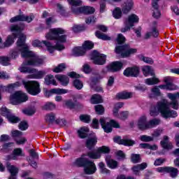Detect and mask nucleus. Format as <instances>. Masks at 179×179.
<instances>
[{"label": "nucleus", "instance_id": "obj_1", "mask_svg": "<svg viewBox=\"0 0 179 179\" xmlns=\"http://www.w3.org/2000/svg\"><path fill=\"white\" fill-rule=\"evenodd\" d=\"M65 33H66V30L62 28H52L49 30V32L45 34V37L46 40H54L55 43V45H52V43L48 41H41L37 39L32 41V45L38 48H43L45 45L50 54H52L55 50L62 51V50H65L64 43H66V35L59 36V34H65Z\"/></svg>", "mask_w": 179, "mask_h": 179}, {"label": "nucleus", "instance_id": "obj_2", "mask_svg": "<svg viewBox=\"0 0 179 179\" xmlns=\"http://www.w3.org/2000/svg\"><path fill=\"white\" fill-rule=\"evenodd\" d=\"M10 31L13 33L11 36H8L6 42L4 43V47H10L13 43H15V39L18 36V40L17 41V48L10 51V59H16L19 57V52H21L22 56V50H23V45L19 46V41H23V36H24V44H26V35L22 33L23 30V27H19L16 24H11L9 27Z\"/></svg>", "mask_w": 179, "mask_h": 179}, {"label": "nucleus", "instance_id": "obj_3", "mask_svg": "<svg viewBox=\"0 0 179 179\" xmlns=\"http://www.w3.org/2000/svg\"><path fill=\"white\" fill-rule=\"evenodd\" d=\"M23 41H21L20 39L18 41V47L23 46L22 50V58H29L27 61L28 65H31L32 66H41L45 62V59L44 57L37 55L33 51L29 49V45L24 43V36H23Z\"/></svg>", "mask_w": 179, "mask_h": 179}, {"label": "nucleus", "instance_id": "obj_4", "mask_svg": "<svg viewBox=\"0 0 179 179\" xmlns=\"http://www.w3.org/2000/svg\"><path fill=\"white\" fill-rule=\"evenodd\" d=\"M67 2L69 5H71V10L72 12L75 13V15H80V13H84L85 15H92L94 13L96 10L92 6H84L82 7L80 6L83 1L82 0H67Z\"/></svg>", "mask_w": 179, "mask_h": 179}, {"label": "nucleus", "instance_id": "obj_5", "mask_svg": "<svg viewBox=\"0 0 179 179\" xmlns=\"http://www.w3.org/2000/svg\"><path fill=\"white\" fill-rule=\"evenodd\" d=\"M101 127L104 132L109 134L113 131V128H120V123L114 120H110L109 117H101L99 120Z\"/></svg>", "mask_w": 179, "mask_h": 179}, {"label": "nucleus", "instance_id": "obj_6", "mask_svg": "<svg viewBox=\"0 0 179 179\" xmlns=\"http://www.w3.org/2000/svg\"><path fill=\"white\" fill-rule=\"evenodd\" d=\"M138 50L136 48H132L129 45H124L122 46L117 45L115 49V52L120 55L122 58H128L134 54H136Z\"/></svg>", "mask_w": 179, "mask_h": 179}, {"label": "nucleus", "instance_id": "obj_7", "mask_svg": "<svg viewBox=\"0 0 179 179\" xmlns=\"http://www.w3.org/2000/svg\"><path fill=\"white\" fill-rule=\"evenodd\" d=\"M22 85L29 94L31 96H37L41 92L40 83L37 81H26L22 80Z\"/></svg>", "mask_w": 179, "mask_h": 179}, {"label": "nucleus", "instance_id": "obj_8", "mask_svg": "<svg viewBox=\"0 0 179 179\" xmlns=\"http://www.w3.org/2000/svg\"><path fill=\"white\" fill-rule=\"evenodd\" d=\"M9 100L11 104L17 106L21 103H26L29 100V96L22 91H17L10 96Z\"/></svg>", "mask_w": 179, "mask_h": 179}, {"label": "nucleus", "instance_id": "obj_9", "mask_svg": "<svg viewBox=\"0 0 179 179\" xmlns=\"http://www.w3.org/2000/svg\"><path fill=\"white\" fill-rule=\"evenodd\" d=\"M135 23H139V17L136 14L129 15L124 22V27L121 29L122 33L129 31Z\"/></svg>", "mask_w": 179, "mask_h": 179}, {"label": "nucleus", "instance_id": "obj_10", "mask_svg": "<svg viewBox=\"0 0 179 179\" xmlns=\"http://www.w3.org/2000/svg\"><path fill=\"white\" fill-rule=\"evenodd\" d=\"M90 59L95 65H104L107 59V56L96 50H94L90 55Z\"/></svg>", "mask_w": 179, "mask_h": 179}, {"label": "nucleus", "instance_id": "obj_11", "mask_svg": "<svg viewBox=\"0 0 179 179\" xmlns=\"http://www.w3.org/2000/svg\"><path fill=\"white\" fill-rule=\"evenodd\" d=\"M0 114L3 115V117H6L11 124H17V122H20V118L13 114H11L10 111H9V110L5 106H3L0 109Z\"/></svg>", "mask_w": 179, "mask_h": 179}, {"label": "nucleus", "instance_id": "obj_12", "mask_svg": "<svg viewBox=\"0 0 179 179\" xmlns=\"http://www.w3.org/2000/svg\"><path fill=\"white\" fill-rule=\"evenodd\" d=\"M123 65L121 62H112L103 69L102 72L103 73H107V72H118V71H121Z\"/></svg>", "mask_w": 179, "mask_h": 179}, {"label": "nucleus", "instance_id": "obj_13", "mask_svg": "<svg viewBox=\"0 0 179 179\" xmlns=\"http://www.w3.org/2000/svg\"><path fill=\"white\" fill-rule=\"evenodd\" d=\"M33 19H34V15L33 14L30 15H20L12 17L10 22V23H17V22H27V23H30V22L33 21Z\"/></svg>", "mask_w": 179, "mask_h": 179}, {"label": "nucleus", "instance_id": "obj_14", "mask_svg": "<svg viewBox=\"0 0 179 179\" xmlns=\"http://www.w3.org/2000/svg\"><path fill=\"white\" fill-rule=\"evenodd\" d=\"M96 171H97L96 164L90 160L87 161L84 165V173L88 176H92L94 174Z\"/></svg>", "mask_w": 179, "mask_h": 179}, {"label": "nucleus", "instance_id": "obj_15", "mask_svg": "<svg viewBox=\"0 0 179 179\" xmlns=\"http://www.w3.org/2000/svg\"><path fill=\"white\" fill-rule=\"evenodd\" d=\"M134 5L135 3L134 2V0H125L122 4L123 15H128V13L134 9Z\"/></svg>", "mask_w": 179, "mask_h": 179}, {"label": "nucleus", "instance_id": "obj_16", "mask_svg": "<svg viewBox=\"0 0 179 179\" xmlns=\"http://www.w3.org/2000/svg\"><path fill=\"white\" fill-rule=\"evenodd\" d=\"M123 75L127 77H129V76L136 77L139 75V68L136 66L129 67L124 71Z\"/></svg>", "mask_w": 179, "mask_h": 179}, {"label": "nucleus", "instance_id": "obj_17", "mask_svg": "<svg viewBox=\"0 0 179 179\" xmlns=\"http://www.w3.org/2000/svg\"><path fill=\"white\" fill-rule=\"evenodd\" d=\"M24 156L22 148H15L13 150L11 155L6 157V160H17V157Z\"/></svg>", "mask_w": 179, "mask_h": 179}, {"label": "nucleus", "instance_id": "obj_18", "mask_svg": "<svg viewBox=\"0 0 179 179\" xmlns=\"http://www.w3.org/2000/svg\"><path fill=\"white\" fill-rule=\"evenodd\" d=\"M13 148H15V143L12 142L0 144V152L10 153L13 150Z\"/></svg>", "mask_w": 179, "mask_h": 179}, {"label": "nucleus", "instance_id": "obj_19", "mask_svg": "<svg viewBox=\"0 0 179 179\" xmlns=\"http://www.w3.org/2000/svg\"><path fill=\"white\" fill-rule=\"evenodd\" d=\"M114 142L119 145H124V146H132L135 145V141L129 139H121V137L117 136L113 138Z\"/></svg>", "mask_w": 179, "mask_h": 179}, {"label": "nucleus", "instance_id": "obj_20", "mask_svg": "<svg viewBox=\"0 0 179 179\" xmlns=\"http://www.w3.org/2000/svg\"><path fill=\"white\" fill-rule=\"evenodd\" d=\"M162 96H163V94H162L158 86L153 87L151 88L150 92H148L149 99H156V97H162Z\"/></svg>", "mask_w": 179, "mask_h": 179}, {"label": "nucleus", "instance_id": "obj_21", "mask_svg": "<svg viewBox=\"0 0 179 179\" xmlns=\"http://www.w3.org/2000/svg\"><path fill=\"white\" fill-rule=\"evenodd\" d=\"M87 161L88 159L86 158V154H83L80 157L76 159L73 162V164L77 167H85V164H86V162Z\"/></svg>", "mask_w": 179, "mask_h": 179}, {"label": "nucleus", "instance_id": "obj_22", "mask_svg": "<svg viewBox=\"0 0 179 179\" xmlns=\"http://www.w3.org/2000/svg\"><path fill=\"white\" fill-rule=\"evenodd\" d=\"M27 62H24L19 67L18 71L22 72V73H34L36 72V69H33L31 67L27 66Z\"/></svg>", "mask_w": 179, "mask_h": 179}, {"label": "nucleus", "instance_id": "obj_23", "mask_svg": "<svg viewBox=\"0 0 179 179\" xmlns=\"http://www.w3.org/2000/svg\"><path fill=\"white\" fill-rule=\"evenodd\" d=\"M34 74L27 76V79H43L44 76L47 74L45 70L35 71L33 73Z\"/></svg>", "mask_w": 179, "mask_h": 179}, {"label": "nucleus", "instance_id": "obj_24", "mask_svg": "<svg viewBox=\"0 0 179 179\" xmlns=\"http://www.w3.org/2000/svg\"><path fill=\"white\" fill-rule=\"evenodd\" d=\"M146 167H148V164L146 162H143L141 164L135 165L131 168V170L135 176H139V173L143 170H145Z\"/></svg>", "mask_w": 179, "mask_h": 179}, {"label": "nucleus", "instance_id": "obj_25", "mask_svg": "<svg viewBox=\"0 0 179 179\" xmlns=\"http://www.w3.org/2000/svg\"><path fill=\"white\" fill-rule=\"evenodd\" d=\"M97 143V137H96V134H93L91 137H89L87 139L86 146L88 149H92V148H94Z\"/></svg>", "mask_w": 179, "mask_h": 179}, {"label": "nucleus", "instance_id": "obj_26", "mask_svg": "<svg viewBox=\"0 0 179 179\" xmlns=\"http://www.w3.org/2000/svg\"><path fill=\"white\" fill-rule=\"evenodd\" d=\"M44 80V83L47 86H50V85H52V86H58V83H57V80H55V78H54L53 75H47L45 77Z\"/></svg>", "mask_w": 179, "mask_h": 179}, {"label": "nucleus", "instance_id": "obj_27", "mask_svg": "<svg viewBox=\"0 0 179 179\" xmlns=\"http://www.w3.org/2000/svg\"><path fill=\"white\" fill-rule=\"evenodd\" d=\"M160 145L163 149L170 150L173 149V144L169 141V136H164L163 141L160 142Z\"/></svg>", "mask_w": 179, "mask_h": 179}, {"label": "nucleus", "instance_id": "obj_28", "mask_svg": "<svg viewBox=\"0 0 179 179\" xmlns=\"http://www.w3.org/2000/svg\"><path fill=\"white\" fill-rule=\"evenodd\" d=\"M22 85L20 82H16L15 83L10 84L8 86H0V92H10L13 89L19 87Z\"/></svg>", "mask_w": 179, "mask_h": 179}, {"label": "nucleus", "instance_id": "obj_29", "mask_svg": "<svg viewBox=\"0 0 179 179\" xmlns=\"http://www.w3.org/2000/svg\"><path fill=\"white\" fill-rule=\"evenodd\" d=\"M146 121H148L146 116H142L138 119L137 121V126L139 129H148V122Z\"/></svg>", "mask_w": 179, "mask_h": 179}, {"label": "nucleus", "instance_id": "obj_30", "mask_svg": "<svg viewBox=\"0 0 179 179\" xmlns=\"http://www.w3.org/2000/svg\"><path fill=\"white\" fill-rule=\"evenodd\" d=\"M7 169L10 173L9 179H16V176H17V171L19 169L16 166L10 165V164H7Z\"/></svg>", "mask_w": 179, "mask_h": 179}, {"label": "nucleus", "instance_id": "obj_31", "mask_svg": "<svg viewBox=\"0 0 179 179\" xmlns=\"http://www.w3.org/2000/svg\"><path fill=\"white\" fill-rule=\"evenodd\" d=\"M55 78L59 80L62 86H68L69 83V78L66 76L58 74L55 76Z\"/></svg>", "mask_w": 179, "mask_h": 179}, {"label": "nucleus", "instance_id": "obj_32", "mask_svg": "<svg viewBox=\"0 0 179 179\" xmlns=\"http://www.w3.org/2000/svg\"><path fill=\"white\" fill-rule=\"evenodd\" d=\"M117 99H121L122 100H127V99H131L134 97V92H123L117 94Z\"/></svg>", "mask_w": 179, "mask_h": 179}, {"label": "nucleus", "instance_id": "obj_33", "mask_svg": "<svg viewBox=\"0 0 179 179\" xmlns=\"http://www.w3.org/2000/svg\"><path fill=\"white\" fill-rule=\"evenodd\" d=\"M159 36V31L156 27H153L150 31H147L145 34V38H150V37H157Z\"/></svg>", "mask_w": 179, "mask_h": 179}, {"label": "nucleus", "instance_id": "obj_34", "mask_svg": "<svg viewBox=\"0 0 179 179\" xmlns=\"http://www.w3.org/2000/svg\"><path fill=\"white\" fill-rule=\"evenodd\" d=\"M106 162L108 167H109V169H111L112 170H114L117 169V167H118V162L113 159H110V157H107L106 158Z\"/></svg>", "mask_w": 179, "mask_h": 179}, {"label": "nucleus", "instance_id": "obj_35", "mask_svg": "<svg viewBox=\"0 0 179 179\" xmlns=\"http://www.w3.org/2000/svg\"><path fill=\"white\" fill-rule=\"evenodd\" d=\"M164 82L167 85L168 90L170 92L173 90H177L178 89V87L171 83V78L170 77H166L164 78Z\"/></svg>", "mask_w": 179, "mask_h": 179}, {"label": "nucleus", "instance_id": "obj_36", "mask_svg": "<svg viewBox=\"0 0 179 179\" xmlns=\"http://www.w3.org/2000/svg\"><path fill=\"white\" fill-rule=\"evenodd\" d=\"M78 136L81 138V139H84V138L87 137V134H89V127H83L78 130Z\"/></svg>", "mask_w": 179, "mask_h": 179}, {"label": "nucleus", "instance_id": "obj_37", "mask_svg": "<svg viewBox=\"0 0 179 179\" xmlns=\"http://www.w3.org/2000/svg\"><path fill=\"white\" fill-rule=\"evenodd\" d=\"M143 74L144 76H155V72L153 71V69L150 67V66H144L142 68Z\"/></svg>", "mask_w": 179, "mask_h": 179}, {"label": "nucleus", "instance_id": "obj_38", "mask_svg": "<svg viewBox=\"0 0 179 179\" xmlns=\"http://www.w3.org/2000/svg\"><path fill=\"white\" fill-rule=\"evenodd\" d=\"M152 8H154L153 10V13L152 16L153 17H155V19H159L162 14L160 13V11L159 10V6H157V1H153L152 2Z\"/></svg>", "mask_w": 179, "mask_h": 179}, {"label": "nucleus", "instance_id": "obj_39", "mask_svg": "<svg viewBox=\"0 0 179 179\" xmlns=\"http://www.w3.org/2000/svg\"><path fill=\"white\" fill-rule=\"evenodd\" d=\"M85 53L83 48L81 47H76L72 50V54L75 57H80V55H83Z\"/></svg>", "mask_w": 179, "mask_h": 179}, {"label": "nucleus", "instance_id": "obj_40", "mask_svg": "<svg viewBox=\"0 0 179 179\" xmlns=\"http://www.w3.org/2000/svg\"><path fill=\"white\" fill-rule=\"evenodd\" d=\"M85 155L86 156H88L90 159H97L101 157V155L99 152L97 150L95 151H90Z\"/></svg>", "mask_w": 179, "mask_h": 179}, {"label": "nucleus", "instance_id": "obj_41", "mask_svg": "<svg viewBox=\"0 0 179 179\" xmlns=\"http://www.w3.org/2000/svg\"><path fill=\"white\" fill-rule=\"evenodd\" d=\"M57 120V115L54 113H50L45 115V121L49 124L54 122Z\"/></svg>", "mask_w": 179, "mask_h": 179}, {"label": "nucleus", "instance_id": "obj_42", "mask_svg": "<svg viewBox=\"0 0 179 179\" xmlns=\"http://www.w3.org/2000/svg\"><path fill=\"white\" fill-rule=\"evenodd\" d=\"M122 8L116 7L113 11V16L115 19H121L122 17Z\"/></svg>", "mask_w": 179, "mask_h": 179}, {"label": "nucleus", "instance_id": "obj_43", "mask_svg": "<svg viewBox=\"0 0 179 179\" xmlns=\"http://www.w3.org/2000/svg\"><path fill=\"white\" fill-rule=\"evenodd\" d=\"M145 83L148 86H153V85H157V83H159V78H156V76L150 78H147L145 80Z\"/></svg>", "mask_w": 179, "mask_h": 179}, {"label": "nucleus", "instance_id": "obj_44", "mask_svg": "<svg viewBox=\"0 0 179 179\" xmlns=\"http://www.w3.org/2000/svg\"><path fill=\"white\" fill-rule=\"evenodd\" d=\"M159 124H160V120L159 119H152L148 122V129L155 128V127H157Z\"/></svg>", "mask_w": 179, "mask_h": 179}, {"label": "nucleus", "instance_id": "obj_45", "mask_svg": "<svg viewBox=\"0 0 179 179\" xmlns=\"http://www.w3.org/2000/svg\"><path fill=\"white\" fill-rule=\"evenodd\" d=\"M82 47H83V49L84 50L85 52H86V51H87V50H92V48H93V47H94V44L93 43V42H92L90 41H86L83 44Z\"/></svg>", "mask_w": 179, "mask_h": 179}, {"label": "nucleus", "instance_id": "obj_46", "mask_svg": "<svg viewBox=\"0 0 179 179\" xmlns=\"http://www.w3.org/2000/svg\"><path fill=\"white\" fill-rule=\"evenodd\" d=\"M95 35H96V37H97V38H99L100 40H104V41L111 40V37L108 36V35L106 34H103L100 32V31H97L95 33Z\"/></svg>", "mask_w": 179, "mask_h": 179}, {"label": "nucleus", "instance_id": "obj_47", "mask_svg": "<svg viewBox=\"0 0 179 179\" xmlns=\"http://www.w3.org/2000/svg\"><path fill=\"white\" fill-rule=\"evenodd\" d=\"M91 103L92 104H99V103H103V99L100 95L94 94L91 98Z\"/></svg>", "mask_w": 179, "mask_h": 179}, {"label": "nucleus", "instance_id": "obj_48", "mask_svg": "<svg viewBox=\"0 0 179 179\" xmlns=\"http://www.w3.org/2000/svg\"><path fill=\"white\" fill-rule=\"evenodd\" d=\"M0 64L3 66H8L10 64V57L1 56L0 57Z\"/></svg>", "mask_w": 179, "mask_h": 179}, {"label": "nucleus", "instance_id": "obj_49", "mask_svg": "<svg viewBox=\"0 0 179 179\" xmlns=\"http://www.w3.org/2000/svg\"><path fill=\"white\" fill-rule=\"evenodd\" d=\"M65 69H66V64L62 63L53 69V72H55V73H59V72H62V71H65Z\"/></svg>", "mask_w": 179, "mask_h": 179}, {"label": "nucleus", "instance_id": "obj_50", "mask_svg": "<svg viewBox=\"0 0 179 179\" xmlns=\"http://www.w3.org/2000/svg\"><path fill=\"white\" fill-rule=\"evenodd\" d=\"M68 90L62 88H53L52 89V92L53 94H66L68 93Z\"/></svg>", "mask_w": 179, "mask_h": 179}, {"label": "nucleus", "instance_id": "obj_51", "mask_svg": "<svg viewBox=\"0 0 179 179\" xmlns=\"http://www.w3.org/2000/svg\"><path fill=\"white\" fill-rule=\"evenodd\" d=\"M167 173H170L171 177H172V178H176V177L178 176V169L169 166Z\"/></svg>", "mask_w": 179, "mask_h": 179}, {"label": "nucleus", "instance_id": "obj_52", "mask_svg": "<svg viewBox=\"0 0 179 179\" xmlns=\"http://www.w3.org/2000/svg\"><path fill=\"white\" fill-rule=\"evenodd\" d=\"M73 85L78 90H80L83 88V83L79 79H75L73 82Z\"/></svg>", "mask_w": 179, "mask_h": 179}, {"label": "nucleus", "instance_id": "obj_53", "mask_svg": "<svg viewBox=\"0 0 179 179\" xmlns=\"http://www.w3.org/2000/svg\"><path fill=\"white\" fill-rule=\"evenodd\" d=\"M98 166L102 174H110V170L106 168V164H104V163L100 162Z\"/></svg>", "mask_w": 179, "mask_h": 179}, {"label": "nucleus", "instance_id": "obj_54", "mask_svg": "<svg viewBox=\"0 0 179 179\" xmlns=\"http://www.w3.org/2000/svg\"><path fill=\"white\" fill-rule=\"evenodd\" d=\"M131 162L132 163L136 164L140 163L141 162V155L138 154H131Z\"/></svg>", "mask_w": 179, "mask_h": 179}, {"label": "nucleus", "instance_id": "obj_55", "mask_svg": "<svg viewBox=\"0 0 179 179\" xmlns=\"http://www.w3.org/2000/svg\"><path fill=\"white\" fill-rule=\"evenodd\" d=\"M141 142H153V137L148 135H142L139 137Z\"/></svg>", "mask_w": 179, "mask_h": 179}, {"label": "nucleus", "instance_id": "obj_56", "mask_svg": "<svg viewBox=\"0 0 179 179\" xmlns=\"http://www.w3.org/2000/svg\"><path fill=\"white\" fill-rule=\"evenodd\" d=\"M95 111L96 114L99 115H102V114H104V107L101 105H96L94 106Z\"/></svg>", "mask_w": 179, "mask_h": 179}, {"label": "nucleus", "instance_id": "obj_57", "mask_svg": "<svg viewBox=\"0 0 179 179\" xmlns=\"http://www.w3.org/2000/svg\"><path fill=\"white\" fill-rule=\"evenodd\" d=\"M98 153H99V155H101V153H110V148L107 146H102V147H99L98 149Z\"/></svg>", "mask_w": 179, "mask_h": 179}, {"label": "nucleus", "instance_id": "obj_58", "mask_svg": "<svg viewBox=\"0 0 179 179\" xmlns=\"http://www.w3.org/2000/svg\"><path fill=\"white\" fill-rule=\"evenodd\" d=\"M11 135L13 138H14L15 141L20 136H22L23 135V133L19 130H13L11 131Z\"/></svg>", "mask_w": 179, "mask_h": 179}, {"label": "nucleus", "instance_id": "obj_59", "mask_svg": "<svg viewBox=\"0 0 179 179\" xmlns=\"http://www.w3.org/2000/svg\"><path fill=\"white\" fill-rule=\"evenodd\" d=\"M129 115V112L128 111H122L119 113V118L120 120H122L123 121H125L127 118H128Z\"/></svg>", "mask_w": 179, "mask_h": 179}, {"label": "nucleus", "instance_id": "obj_60", "mask_svg": "<svg viewBox=\"0 0 179 179\" xmlns=\"http://www.w3.org/2000/svg\"><path fill=\"white\" fill-rule=\"evenodd\" d=\"M163 134V129H156L153 134H152L153 138V141H155V138H158V136H160Z\"/></svg>", "mask_w": 179, "mask_h": 179}, {"label": "nucleus", "instance_id": "obj_61", "mask_svg": "<svg viewBox=\"0 0 179 179\" xmlns=\"http://www.w3.org/2000/svg\"><path fill=\"white\" fill-rule=\"evenodd\" d=\"M56 106L52 102H47L44 105L45 110H55Z\"/></svg>", "mask_w": 179, "mask_h": 179}, {"label": "nucleus", "instance_id": "obj_62", "mask_svg": "<svg viewBox=\"0 0 179 179\" xmlns=\"http://www.w3.org/2000/svg\"><path fill=\"white\" fill-rule=\"evenodd\" d=\"M19 128L21 129V131H26L29 128V124H27V122L22 121L19 124Z\"/></svg>", "mask_w": 179, "mask_h": 179}, {"label": "nucleus", "instance_id": "obj_63", "mask_svg": "<svg viewBox=\"0 0 179 179\" xmlns=\"http://www.w3.org/2000/svg\"><path fill=\"white\" fill-rule=\"evenodd\" d=\"M82 71L85 73H90V72H92V69L89 64H85L82 67Z\"/></svg>", "mask_w": 179, "mask_h": 179}, {"label": "nucleus", "instance_id": "obj_64", "mask_svg": "<svg viewBox=\"0 0 179 179\" xmlns=\"http://www.w3.org/2000/svg\"><path fill=\"white\" fill-rule=\"evenodd\" d=\"M80 121H83V122H90V117L87 115H81L80 116Z\"/></svg>", "mask_w": 179, "mask_h": 179}]
</instances>
